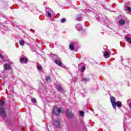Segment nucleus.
<instances>
[{"label": "nucleus", "instance_id": "1", "mask_svg": "<svg viewBox=\"0 0 131 131\" xmlns=\"http://www.w3.org/2000/svg\"><path fill=\"white\" fill-rule=\"evenodd\" d=\"M62 112L63 111H62L61 108L55 106L53 110L52 114H54V115H60V114L62 113Z\"/></svg>", "mask_w": 131, "mask_h": 131}, {"label": "nucleus", "instance_id": "2", "mask_svg": "<svg viewBox=\"0 0 131 131\" xmlns=\"http://www.w3.org/2000/svg\"><path fill=\"white\" fill-rule=\"evenodd\" d=\"M66 115L68 118H72L73 117V114L72 113V111L71 109H68L66 112Z\"/></svg>", "mask_w": 131, "mask_h": 131}, {"label": "nucleus", "instance_id": "3", "mask_svg": "<svg viewBox=\"0 0 131 131\" xmlns=\"http://www.w3.org/2000/svg\"><path fill=\"white\" fill-rule=\"evenodd\" d=\"M110 99H111V102L112 105L114 109H115V105H116L115 103H116V99L113 97H111Z\"/></svg>", "mask_w": 131, "mask_h": 131}, {"label": "nucleus", "instance_id": "4", "mask_svg": "<svg viewBox=\"0 0 131 131\" xmlns=\"http://www.w3.org/2000/svg\"><path fill=\"white\" fill-rule=\"evenodd\" d=\"M0 115L3 117H6V111L3 107L0 108Z\"/></svg>", "mask_w": 131, "mask_h": 131}, {"label": "nucleus", "instance_id": "5", "mask_svg": "<svg viewBox=\"0 0 131 131\" xmlns=\"http://www.w3.org/2000/svg\"><path fill=\"white\" fill-rule=\"evenodd\" d=\"M20 61L22 63H24L25 64H26L27 63V61H28V59L25 56H24L20 58Z\"/></svg>", "mask_w": 131, "mask_h": 131}, {"label": "nucleus", "instance_id": "6", "mask_svg": "<svg viewBox=\"0 0 131 131\" xmlns=\"http://www.w3.org/2000/svg\"><path fill=\"white\" fill-rule=\"evenodd\" d=\"M46 12L47 13V15L48 17H52V14H53V11H52L50 8H47L46 10Z\"/></svg>", "mask_w": 131, "mask_h": 131}, {"label": "nucleus", "instance_id": "7", "mask_svg": "<svg viewBox=\"0 0 131 131\" xmlns=\"http://www.w3.org/2000/svg\"><path fill=\"white\" fill-rule=\"evenodd\" d=\"M54 125H55L56 127H60V122H59V120H55Z\"/></svg>", "mask_w": 131, "mask_h": 131}, {"label": "nucleus", "instance_id": "8", "mask_svg": "<svg viewBox=\"0 0 131 131\" xmlns=\"http://www.w3.org/2000/svg\"><path fill=\"white\" fill-rule=\"evenodd\" d=\"M4 67L5 69H6V70H10V69H11V67L10 66V64L8 63H5L4 65Z\"/></svg>", "mask_w": 131, "mask_h": 131}, {"label": "nucleus", "instance_id": "9", "mask_svg": "<svg viewBox=\"0 0 131 131\" xmlns=\"http://www.w3.org/2000/svg\"><path fill=\"white\" fill-rule=\"evenodd\" d=\"M104 57L106 59H108V58L110 57V55H109V53H108V52L105 51L104 52Z\"/></svg>", "mask_w": 131, "mask_h": 131}, {"label": "nucleus", "instance_id": "10", "mask_svg": "<svg viewBox=\"0 0 131 131\" xmlns=\"http://www.w3.org/2000/svg\"><path fill=\"white\" fill-rule=\"evenodd\" d=\"M116 105H115V109L116 108V106H117V107H121V106H122V103H121V102L120 101H117L115 103Z\"/></svg>", "mask_w": 131, "mask_h": 131}, {"label": "nucleus", "instance_id": "11", "mask_svg": "<svg viewBox=\"0 0 131 131\" xmlns=\"http://www.w3.org/2000/svg\"><path fill=\"white\" fill-rule=\"evenodd\" d=\"M76 28L77 30L79 31V30H82V27H81V25L78 24L76 26Z\"/></svg>", "mask_w": 131, "mask_h": 131}, {"label": "nucleus", "instance_id": "12", "mask_svg": "<svg viewBox=\"0 0 131 131\" xmlns=\"http://www.w3.org/2000/svg\"><path fill=\"white\" fill-rule=\"evenodd\" d=\"M54 62H55V63H56V64L58 65V66H62V62H61V61H60V60H59L58 59H55Z\"/></svg>", "mask_w": 131, "mask_h": 131}, {"label": "nucleus", "instance_id": "13", "mask_svg": "<svg viewBox=\"0 0 131 131\" xmlns=\"http://www.w3.org/2000/svg\"><path fill=\"white\" fill-rule=\"evenodd\" d=\"M119 24L121 25H124L125 24V20L124 19H120L119 20Z\"/></svg>", "mask_w": 131, "mask_h": 131}, {"label": "nucleus", "instance_id": "14", "mask_svg": "<svg viewBox=\"0 0 131 131\" xmlns=\"http://www.w3.org/2000/svg\"><path fill=\"white\" fill-rule=\"evenodd\" d=\"M69 48L71 51H73L74 50V46H73V44L71 43L70 45Z\"/></svg>", "mask_w": 131, "mask_h": 131}, {"label": "nucleus", "instance_id": "15", "mask_svg": "<svg viewBox=\"0 0 131 131\" xmlns=\"http://www.w3.org/2000/svg\"><path fill=\"white\" fill-rule=\"evenodd\" d=\"M19 45H20V46H22V47H23V46H24V45H25V41H24V40H21L19 41Z\"/></svg>", "mask_w": 131, "mask_h": 131}, {"label": "nucleus", "instance_id": "16", "mask_svg": "<svg viewBox=\"0 0 131 131\" xmlns=\"http://www.w3.org/2000/svg\"><path fill=\"white\" fill-rule=\"evenodd\" d=\"M125 39L126 41L129 42V43H131V38L128 37H126Z\"/></svg>", "mask_w": 131, "mask_h": 131}, {"label": "nucleus", "instance_id": "17", "mask_svg": "<svg viewBox=\"0 0 131 131\" xmlns=\"http://www.w3.org/2000/svg\"><path fill=\"white\" fill-rule=\"evenodd\" d=\"M0 106L1 107L5 106V102L2 101V100H0Z\"/></svg>", "mask_w": 131, "mask_h": 131}, {"label": "nucleus", "instance_id": "18", "mask_svg": "<svg viewBox=\"0 0 131 131\" xmlns=\"http://www.w3.org/2000/svg\"><path fill=\"white\" fill-rule=\"evenodd\" d=\"M37 68L39 71H41V70H42V68L39 64L37 66Z\"/></svg>", "mask_w": 131, "mask_h": 131}, {"label": "nucleus", "instance_id": "19", "mask_svg": "<svg viewBox=\"0 0 131 131\" xmlns=\"http://www.w3.org/2000/svg\"><path fill=\"white\" fill-rule=\"evenodd\" d=\"M128 104L129 105V107L130 110H131V99H129L127 100Z\"/></svg>", "mask_w": 131, "mask_h": 131}, {"label": "nucleus", "instance_id": "20", "mask_svg": "<svg viewBox=\"0 0 131 131\" xmlns=\"http://www.w3.org/2000/svg\"><path fill=\"white\" fill-rule=\"evenodd\" d=\"M57 89L58 90L59 92H61V91H62V87H61V86L60 85H58L57 86Z\"/></svg>", "mask_w": 131, "mask_h": 131}, {"label": "nucleus", "instance_id": "21", "mask_svg": "<svg viewBox=\"0 0 131 131\" xmlns=\"http://www.w3.org/2000/svg\"><path fill=\"white\" fill-rule=\"evenodd\" d=\"M126 11H128V12H131V8L130 7H126Z\"/></svg>", "mask_w": 131, "mask_h": 131}, {"label": "nucleus", "instance_id": "22", "mask_svg": "<svg viewBox=\"0 0 131 131\" xmlns=\"http://www.w3.org/2000/svg\"><path fill=\"white\" fill-rule=\"evenodd\" d=\"M81 70L82 72L85 70V66H83L81 69Z\"/></svg>", "mask_w": 131, "mask_h": 131}, {"label": "nucleus", "instance_id": "23", "mask_svg": "<svg viewBox=\"0 0 131 131\" xmlns=\"http://www.w3.org/2000/svg\"><path fill=\"white\" fill-rule=\"evenodd\" d=\"M79 114L80 116H83L84 115V112L82 111H80Z\"/></svg>", "mask_w": 131, "mask_h": 131}, {"label": "nucleus", "instance_id": "24", "mask_svg": "<svg viewBox=\"0 0 131 131\" xmlns=\"http://www.w3.org/2000/svg\"><path fill=\"white\" fill-rule=\"evenodd\" d=\"M90 80V79H88V78H83L82 79V81H85V82H86V81H89V80Z\"/></svg>", "mask_w": 131, "mask_h": 131}, {"label": "nucleus", "instance_id": "25", "mask_svg": "<svg viewBox=\"0 0 131 131\" xmlns=\"http://www.w3.org/2000/svg\"><path fill=\"white\" fill-rule=\"evenodd\" d=\"M61 23H65L66 22V18H62L61 20Z\"/></svg>", "mask_w": 131, "mask_h": 131}, {"label": "nucleus", "instance_id": "26", "mask_svg": "<svg viewBox=\"0 0 131 131\" xmlns=\"http://www.w3.org/2000/svg\"><path fill=\"white\" fill-rule=\"evenodd\" d=\"M80 19H81V16L78 15V16H77V20L78 21H79V20H80Z\"/></svg>", "mask_w": 131, "mask_h": 131}, {"label": "nucleus", "instance_id": "27", "mask_svg": "<svg viewBox=\"0 0 131 131\" xmlns=\"http://www.w3.org/2000/svg\"><path fill=\"white\" fill-rule=\"evenodd\" d=\"M31 101L33 103H35L36 102V99L35 98H31Z\"/></svg>", "mask_w": 131, "mask_h": 131}, {"label": "nucleus", "instance_id": "28", "mask_svg": "<svg viewBox=\"0 0 131 131\" xmlns=\"http://www.w3.org/2000/svg\"><path fill=\"white\" fill-rule=\"evenodd\" d=\"M0 59L4 60V59H5V56L0 54Z\"/></svg>", "mask_w": 131, "mask_h": 131}, {"label": "nucleus", "instance_id": "29", "mask_svg": "<svg viewBox=\"0 0 131 131\" xmlns=\"http://www.w3.org/2000/svg\"><path fill=\"white\" fill-rule=\"evenodd\" d=\"M46 81H49V80H50V79H51V78L50 77H47L46 78Z\"/></svg>", "mask_w": 131, "mask_h": 131}, {"label": "nucleus", "instance_id": "30", "mask_svg": "<svg viewBox=\"0 0 131 131\" xmlns=\"http://www.w3.org/2000/svg\"><path fill=\"white\" fill-rule=\"evenodd\" d=\"M18 2H22V0H17Z\"/></svg>", "mask_w": 131, "mask_h": 131}]
</instances>
